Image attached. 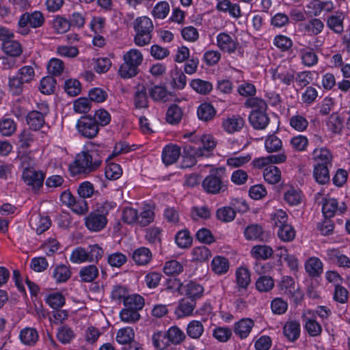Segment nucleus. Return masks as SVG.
Listing matches in <instances>:
<instances>
[{
	"mask_svg": "<svg viewBox=\"0 0 350 350\" xmlns=\"http://www.w3.org/2000/svg\"><path fill=\"white\" fill-rule=\"evenodd\" d=\"M87 150L78 154L74 163L70 166L73 175L88 174L96 171L101 165L105 156V147L103 145H95L89 143Z\"/></svg>",
	"mask_w": 350,
	"mask_h": 350,
	"instance_id": "nucleus-1",
	"label": "nucleus"
},
{
	"mask_svg": "<svg viewBox=\"0 0 350 350\" xmlns=\"http://www.w3.org/2000/svg\"><path fill=\"white\" fill-rule=\"evenodd\" d=\"M192 136L191 142H194L198 146L186 145L183 148V157L188 159L190 164L187 167L191 166L196 163V158L198 157H208L216 146V142L213 137L211 135L204 134L200 136Z\"/></svg>",
	"mask_w": 350,
	"mask_h": 350,
	"instance_id": "nucleus-2",
	"label": "nucleus"
},
{
	"mask_svg": "<svg viewBox=\"0 0 350 350\" xmlns=\"http://www.w3.org/2000/svg\"><path fill=\"white\" fill-rule=\"evenodd\" d=\"M113 202H104L97 204L95 209L85 217V226L92 232H98L106 227L107 224V215L109 211L116 207Z\"/></svg>",
	"mask_w": 350,
	"mask_h": 350,
	"instance_id": "nucleus-3",
	"label": "nucleus"
},
{
	"mask_svg": "<svg viewBox=\"0 0 350 350\" xmlns=\"http://www.w3.org/2000/svg\"><path fill=\"white\" fill-rule=\"evenodd\" d=\"M245 105L254 108L249 116L251 125L256 130L265 129L269 123L266 103L262 99L252 98L247 100Z\"/></svg>",
	"mask_w": 350,
	"mask_h": 350,
	"instance_id": "nucleus-4",
	"label": "nucleus"
},
{
	"mask_svg": "<svg viewBox=\"0 0 350 350\" xmlns=\"http://www.w3.org/2000/svg\"><path fill=\"white\" fill-rule=\"evenodd\" d=\"M124 63L120 66L118 72L121 77L129 79L135 77L139 72V66L143 61V55L137 49H131L124 55Z\"/></svg>",
	"mask_w": 350,
	"mask_h": 350,
	"instance_id": "nucleus-5",
	"label": "nucleus"
},
{
	"mask_svg": "<svg viewBox=\"0 0 350 350\" xmlns=\"http://www.w3.org/2000/svg\"><path fill=\"white\" fill-rule=\"evenodd\" d=\"M153 28L152 22L148 17L142 16L136 18L134 21V29L136 31L135 43L139 46L148 44L152 38L151 33Z\"/></svg>",
	"mask_w": 350,
	"mask_h": 350,
	"instance_id": "nucleus-6",
	"label": "nucleus"
},
{
	"mask_svg": "<svg viewBox=\"0 0 350 350\" xmlns=\"http://www.w3.org/2000/svg\"><path fill=\"white\" fill-rule=\"evenodd\" d=\"M44 17L42 12L35 11L32 13L25 12L21 15L19 18L18 33L25 36L29 33L28 25L32 28H38L41 27L44 23Z\"/></svg>",
	"mask_w": 350,
	"mask_h": 350,
	"instance_id": "nucleus-7",
	"label": "nucleus"
},
{
	"mask_svg": "<svg viewBox=\"0 0 350 350\" xmlns=\"http://www.w3.org/2000/svg\"><path fill=\"white\" fill-rule=\"evenodd\" d=\"M202 187L206 193L211 194H217L227 189L223 181L222 176L217 170L213 172L204 179Z\"/></svg>",
	"mask_w": 350,
	"mask_h": 350,
	"instance_id": "nucleus-8",
	"label": "nucleus"
},
{
	"mask_svg": "<svg viewBox=\"0 0 350 350\" xmlns=\"http://www.w3.org/2000/svg\"><path fill=\"white\" fill-rule=\"evenodd\" d=\"M76 126L78 132L88 139L95 137L99 131L98 122L91 116L81 117L77 121Z\"/></svg>",
	"mask_w": 350,
	"mask_h": 350,
	"instance_id": "nucleus-9",
	"label": "nucleus"
},
{
	"mask_svg": "<svg viewBox=\"0 0 350 350\" xmlns=\"http://www.w3.org/2000/svg\"><path fill=\"white\" fill-rule=\"evenodd\" d=\"M43 108L40 107L41 111L33 110L29 112L26 116V122L31 130L39 131L45 124V116L48 113L47 105H42Z\"/></svg>",
	"mask_w": 350,
	"mask_h": 350,
	"instance_id": "nucleus-10",
	"label": "nucleus"
},
{
	"mask_svg": "<svg viewBox=\"0 0 350 350\" xmlns=\"http://www.w3.org/2000/svg\"><path fill=\"white\" fill-rule=\"evenodd\" d=\"M280 286L283 293L293 298L295 301L301 299L303 295L293 278L289 276L283 277Z\"/></svg>",
	"mask_w": 350,
	"mask_h": 350,
	"instance_id": "nucleus-11",
	"label": "nucleus"
},
{
	"mask_svg": "<svg viewBox=\"0 0 350 350\" xmlns=\"http://www.w3.org/2000/svg\"><path fill=\"white\" fill-rule=\"evenodd\" d=\"M44 177V173L35 170H24L23 173V179L25 183L35 191L42 187Z\"/></svg>",
	"mask_w": 350,
	"mask_h": 350,
	"instance_id": "nucleus-12",
	"label": "nucleus"
},
{
	"mask_svg": "<svg viewBox=\"0 0 350 350\" xmlns=\"http://www.w3.org/2000/svg\"><path fill=\"white\" fill-rule=\"evenodd\" d=\"M245 125V120L239 115H234L224 120L222 126L228 133L240 131Z\"/></svg>",
	"mask_w": 350,
	"mask_h": 350,
	"instance_id": "nucleus-13",
	"label": "nucleus"
},
{
	"mask_svg": "<svg viewBox=\"0 0 350 350\" xmlns=\"http://www.w3.org/2000/svg\"><path fill=\"white\" fill-rule=\"evenodd\" d=\"M218 47L223 51L228 53L234 52L238 43L230 35L226 33H220L217 37Z\"/></svg>",
	"mask_w": 350,
	"mask_h": 350,
	"instance_id": "nucleus-14",
	"label": "nucleus"
},
{
	"mask_svg": "<svg viewBox=\"0 0 350 350\" xmlns=\"http://www.w3.org/2000/svg\"><path fill=\"white\" fill-rule=\"evenodd\" d=\"M345 18V14L342 12H337L335 14L329 16L327 18V26L334 33L340 34L344 31L343 22Z\"/></svg>",
	"mask_w": 350,
	"mask_h": 350,
	"instance_id": "nucleus-15",
	"label": "nucleus"
},
{
	"mask_svg": "<svg viewBox=\"0 0 350 350\" xmlns=\"http://www.w3.org/2000/svg\"><path fill=\"white\" fill-rule=\"evenodd\" d=\"M30 225L38 234H41L50 228L51 222L49 217L37 215L31 217Z\"/></svg>",
	"mask_w": 350,
	"mask_h": 350,
	"instance_id": "nucleus-16",
	"label": "nucleus"
},
{
	"mask_svg": "<svg viewBox=\"0 0 350 350\" xmlns=\"http://www.w3.org/2000/svg\"><path fill=\"white\" fill-rule=\"evenodd\" d=\"M180 155V148L176 145H167L162 152V160L167 165L175 163Z\"/></svg>",
	"mask_w": 350,
	"mask_h": 350,
	"instance_id": "nucleus-17",
	"label": "nucleus"
},
{
	"mask_svg": "<svg viewBox=\"0 0 350 350\" xmlns=\"http://www.w3.org/2000/svg\"><path fill=\"white\" fill-rule=\"evenodd\" d=\"M283 332L290 341H295L300 335L299 323L297 321H287L284 325Z\"/></svg>",
	"mask_w": 350,
	"mask_h": 350,
	"instance_id": "nucleus-18",
	"label": "nucleus"
},
{
	"mask_svg": "<svg viewBox=\"0 0 350 350\" xmlns=\"http://www.w3.org/2000/svg\"><path fill=\"white\" fill-rule=\"evenodd\" d=\"M132 258L137 265H146L152 259V252L145 247H141L133 252Z\"/></svg>",
	"mask_w": 350,
	"mask_h": 350,
	"instance_id": "nucleus-19",
	"label": "nucleus"
},
{
	"mask_svg": "<svg viewBox=\"0 0 350 350\" xmlns=\"http://www.w3.org/2000/svg\"><path fill=\"white\" fill-rule=\"evenodd\" d=\"M254 326V322L250 319H243L234 324V332L241 338H246Z\"/></svg>",
	"mask_w": 350,
	"mask_h": 350,
	"instance_id": "nucleus-20",
	"label": "nucleus"
},
{
	"mask_svg": "<svg viewBox=\"0 0 350 350\" xmlns=\"http://www.w3.org/2000/svg\"><path fill=\"white\" fill-rule=\"evenodd\" d=\"M306 272L312 277H318L323 273V263L316 257L310 258L305 264Z\"/></svg>",
	"mask_w": 350,
	"mask_h": 350,
	"instance_id": "nucleus-21",
	"label": "nucleus"
},
{
	"mask_svg": "<svg viewBox=\"0 0 350 350\" xmlns=\"http://www.w3.org/2000/svg\"><path fill=\"white\" fill-rule=\"evenodd\" d=\"M98 275V269L95 265H90L81 268L79 277L83 282H92Z\"/></svg>",
	"mask_w": 350,
	"mask_h": 350,
	"instance_id": "nucleus-22",
	"label": "nucleus"
},
{
	"mask_svg": "<svg viewBox=\"0 0 350 350\" xmlns=\"http://www.w3.org/2000/svg\"><path fill=\"white\" fill-rule=\"evenodd\" d=\"M134 95V103L137 108L148 107V96L146 88L143 85H138L136 87Z\"/></svg>",
	"mask_w": 350,
	"mask_h": 350,
	"instance_id": "nucleus-23",
	"label": "nucleus"
},
{
	"mask_svg": "<svg viewBox=\"0 0 350 350\" xmlns=\"http://www.w3.org/2000/svg\"><path fill=\"white\" fill-rule=\"evenodd\" d=\"M183 115L182 109L177 105L172 104L166 112V121L171 124H177L180 122Z\"/></svg>",
	"mask_w": 350,
	"mask_h": 350,
	"instance_id": "nucleus-24",
	"label": "nucleus"
},
{
	"mask_svg": "<svg viewBox=\"0 0 350 350\" xmlns=\"http://www.w3.org/2000/svg\"><path fill=\"white\" fill-rule=\"evenodd\" d=\"M322 212L325 218H331L338 212V202L334 198H323Z\"/></svg>",
	"mask_w": 350,
	"mask_h": 350,
	"instance_id": "nucleus-25",
	"label": "nucleus"
},
{
	"mask_svg": "<svg viewBox=\"0 0 350 350\" xmlns=\"http://www.w3.org/2000/svg\"><path fill=\"white\" fill-rule=\"evenodd\" d=\"M328 129L334 134H340L343 128V120L337 113H333L328 118L327 122Z\"/></svg>",
	"mask_w": 350,
	"mask_h": 350,
	"instance_id": "nucleus-26",
	"label": "nucleus"
},
{
	"mask_svg": "<svg viewBox=\"0 0 350 350\" xmlns=\"http://www.w3.org/2000/svg\"><path fill=\"white\" fill-rule=\"evenodd\" d=\"M197 113L200 120L208 122L215 117L216 111L211 104L204 103L198 107Z\"/></svg>",
	"mask_w": 350,
	"mask_h": 350,
	"instance_id": "nucleus-27",
	"label": "nucleus"
},
{
	"mask_svg": "<svg viewBox=\"0 0 350 350\" xmlns=\"http://www.w3.org/2000/svg\"><path fill=\"white\" fill-rule=\"evenodd\" d=\"M70 276V267L65 265H57L53 271V277L57 283L66 282Z\"/></svg>",
	"mask_w": 350,
	"mask_h": 350,
	"instance_id": "nucleus-28",
	"label": "nucleus"
},
{
	"mask_svg": "<svg viewBox=\"0 0 350 350\" xmlns=\"http://www.w3.org/2000/svg\"><path fill=\"white\" fill-rule=\"evenodd\" d=\"M263 176L266 182L274 185L280 181L281 172L278 167L269 165L264 170Z\"/></svg>",
	"mask_w": 350,
	"mask_h": 350,
	"instance_id": "nucleus-29",
	"label": "nucleus"
},
{
	"mask_svg": "<svg viewBox=\"0 0 350 350\" xmlns=\"http://www.w3.org/2000/svg\"><path fill=\"white\" fill-rule=\"evenodd\" d=\"M124 305L127 308L139 312L144 306V299L139 295H131L124 299Z\"/></svg>",
	"mask_w": 350,
	"mask_h": 350,
	"instance_id": "nucleus-30",
	"label": "nucleus"
},
{
	"mask_svg": "<svg viewBox=\"0 0 350 350\" xmlns=\"http://www.w3.org/2000/svg\"><path fill=\"white\" fill-rule=\"evenodd\" d=\"M329 166L317 164L314 168V177L319 184H325L329 180Z\"/></svg>",
	"mask_w": 350,
	"mask_h": 350,
	"instance_id": "nucleus-31",
	"label": "nucleus"
},
{
	"mask_svg": "<svg viewBox=\"0 0 350 350\" xmlns=\"http://www.w3.org/2000/svg\"><path fill=\"white\" fill-rule=\"evenodd\" d=\"M148 92L150 98L157 102L167 101L170 95L166 88L161 85H154L150 88Z\"/></svg>",
	"mask_w": 350,
	"mask_h": 350,
	"instance_id": "nucleus-32",
	"label": "nucleus"
},
{
	"mask_svg": "<svg viewBox=\"0 0 350 350\" xmlns=\"http://www.w3.org/2000/svg\"><path fill=\"white\" fill-rule=\"evenodd\" d=\"M314 159L317 164H323V165H332V154L329 150L325 148L316 149L313 152Z\"/></svg>",
	"mask_w": 350,
	"mask_h": 350,
	"instance_id": "nucleus-33",
	"label": "nucleus"
},
{
	"mask_svg": "<svg viewBox=\"0 0 350 350\" xmlns=\"http://www.w3.org/2000/svg\"><path fill=\"white\" fill-rule=\"evenodd\" d=\"M211 267L215 273L221 275L229 269V262L227 258L217 256L213 259Z\"/></svg>",
	"mask_w": 350,
	"mask_h": 350,
	"instance_id": "nucleus-34",
	"label": "nucleus"
},
{
	"mask_svg": "<svg viewBox=\"0 0 350 350\" xmlns=\"http://www.w3.org/2000/svg\"><path fill=\"white\" fill-rule=\"evenodd\" d=\"M3 51L12 57H18L22 53V48L20 43L12 39L5 41L2 44Z\"/></svg>",
	"mask_w": 350,
	"mask_h": 350,
	"instance_id": "nucleus-35",
	"label": "nucleus"
},
{
	"mask_svg": "<svg viewBox=\"0 0 350 350\" xmlns=\"http://www.w3.org/2000/svg\"><path fill=\"white\" fill-rule=\"evenodd\" d=\"M265 147L268 152H276L282 150V142L275 135H268L265 141Z\"/></svg>",
	"mask_w": 350,
	"mask_h": 350,
	"instance_id": "nucleus-36",
	"label": "nucleus"
},
{
	"mask_svg": "<svg viewBox=\"0 0 350 350\" xmlns=\"http://www.w3.org/2000/svg\"><path fill=\"white\" fill-rule=\"evenodd\" d=\"M185 296L193 299L200 298L204 292V288L194 282H189L185 286Z\"/></svg>",
	"mask_w": 350,
	"mask_h": 350,
	"instance_id": "nucleus-37",
	"label": "nucleus"
},
{
	"mask_svg": "<svg viewBox=\"0 0 350 350\" xmlns=\"http://www.w3.org/2000/svg\"><path fill=\"white\" fill-rule=\"evenodd\" d=\"M204 325L201 321H192L187 327V334L191 338L198 339L204 333Z\"/></svg>",
	"mask_w": 350,
	"mask_h": 350,
	"instance_id": "nucleus-38",
	"label": "nucleus"
},
{
	"mask_svg": "<svg viewBox=\"0 0 350 350\" xmlns=\"http://www.w3.org/2000/svg\"><path fill=\"white\" fill-rule=\"evenodd\" d=\"M236 282L239 287L247 288L251 282L250 271L245 267L238 268L236 271Z\"/></svg>",
	"mask_w": 350,
	"mask_h": 350,
	"instance_id": "nucleus-39",
	"label": "nucleus"
},
{
	"mask_svg": "<svg viewBox=\"0 0 350 350\" xmlns=\"http://www.w3.org/2000/svg\"><path fill=\"white\" fill-rule=\"evenodd\" d=\"M20 338L23 343L33 345L38 340V334L35 329L25 328L21 331Z\"/></svg>",
	"mask_w": 350,
	"mask_h": 350,
	"instance_id": "nucleus-40",
	"label": "nucleus"
},
{
	"mask_svg": "<svg viewBox=\"0 0 350 350\" xmlns=\"http://www.w3.org/2000/svg\"><path fill=\"white\" fill-rule=\"evenodd\" d=\"M252 255L256 259L266 260L273 255V250L271 247L264 245L254 246L251 251Z\"/></svg>",
	"mask_w": 350,
	"mask_h": 350,
	"instance_id": "nucleus-41",
	"label": "nucleus"
},
{
	"mask_svg": "<svg viewBox=\"0 0 350 350\" xmlns=\"http://www.w3.org/2000/svg\"><path fill=\"white\" fill-rule=\"evenodd\" d=\"M190 85L196 92L201 94H207L213 89L211 83L200 79H193Z\"/></svg>",
	"mask_w": 350,
	"mask_h": 350,
	"instance_id": "nucleus-42",
	"label": "nucleus"
},
{
	"mask_svg": "<svg viewBox=\"0 0 350 350\" xmlns=\"http://www.w3.org/2000/svg\"><path fill=\"white\" fill-rule=\"evenodd\" d=\"M165 335L174 345L181 343L186 337L185 333L176 326L171 327Z\"/></svg>",
	"mask_w": 350,
	"mask_h": 350,
	"instance_id": "nucleus-43",
	"label": "nucleus"
},
{
	"mask_svg": "<svg viewBox=\"0 0 350 350\" xmlns=\"http://www.w3.org/2000/svg\"><path fill=\"white\" fill-rule=\"evenodd\" d=\"M262 228L258 224L250 225L244 231V235L247 240H262Z\"/></svg>",
	"mask_w": 350,
	"mask_h": 350,
	"instance_id": "nucleus-44",
	"label": "nucleus"
},
{
	"mask_svg": "<svg viewBox=\"0 0 350 350\" xmlns=\"http://www.w3.org/2000/svg\"><path fill=\"white\" fill-rule=\"evenodd\" d=\"M217 218L223 222H230L236 217L234 209L232 206H224L217 209L216 213Z\"/></svg>",
	"mask_w": 350,
	"mask_h": 350,
	"instance_id": "nucleus-45",
	"label": "nucleus"
},
{
	"mask_svg": "<svg viewBox=\"0 0 350 350\" xmlns=\"http://www.w3.org/2000/svg\"><path fill=\"white\" fill-rule=\"evenodd\" d=\"M274 287V281L270 276L262 275L256 282V288L260 292H269Z\"/></svg>",
	"mask_w": 350,
	"mask_h": 350,
	"instance_id": "nucleus-46",
	"label": "nucleus"
},
{
	"mask_svg": "<svg viewBox=\"0 0 350 350\" xmlns=\"http://www.w3.org/2000/svg\"><path fill=\"white\" fill-rule=\"evenodd\" d=\"M324 28L323 23L319 18H313L305 24L304 29L310 35L316 36L320 33Z\"/></svg>",
	"mask_w": 350,
	"mask_h": 350,
	"instance_id": "nucleus-47",
	"label": "nucleus"
},
{
	"mask_svg": "<svg viewBox=\"0 0 350 350\" xmlns=\"http://www.w3.org/2000/svg\"><path fill=\"white\" fill-rule=\"evenodd\" d=\"M134 336L133 329L130 327H126L118 332L116 340L119 343L126 345L133 341Z\"/></svg>",
	"mask_w": 350,
	"mask_h": 350,
	"instance_id": "nucleus-48",
	"label": "nucleus"
},
{
	"mask_svg": "<svg viewBox=\"0 0 350 350\" xmlns=\"http://www.w3.org/2000/svg\"><path fill=\"white\" fill-rule=\"evenodd\" d=\"M172 86L178 90L183 89L187 83V77L180 70L175 69L172 72Z\"/></svg>",
	"mask_w": 350,
	"mask_h": 350,
	"instance_id": "nucleus-49",
	"label": "nucleus"
},
{
	"mask_svg": "<svg viewBox=\"0 0 350 350\" xmlns=\"http://www.w3.org/2000/svg\"><path fill=\"white\" fill-rule=\"evenodd\" d=\"M196 307V300L185 296L179 303L178 309L183 316L192 314Z\"/></svg>",
	"mask_w": 350,
	"mask_h": 350,
	"instance_id": "nucleus-50",
	"label": "nucleus"
},
{
	"mask_svg": "<svg viewBox=\"0 0 350 350\" xmlns=\"http://www.w3.org/2000/svg\"><path fill=\"white\" fill-rule=\"evenodd\" d=\"M163 269L166 275H175L183 271V266L178 261L172 260L165 262Z\"/></svg>",
	"mask_w": 350,
	"mask_h": 350,
	"instance_id": "nucleus-51",
	"label": "nucleus"
},
{
	"mask_svg": "<svg viewBox=\"0 0 350 350\" xmlns=\"http://www.w3.org/2000/svg\"><path fill=\"white\" fill-rule=\"evenodd\" d=\"M57 339L63 344L70 343L74 338L75 334L72 329L67 325H63L58 328L57 334Z\"/></svg>",
	"mask_w": 350,
	"mask_h": 350,
	"instance_id": "nucleus-52",
	"label": "nucleus"
},
{
	"mask_svg": "<svg viewBox=\"0 0 350 350\" xmlns=\"http://www.w3.org/2000/svg\"><path fill=\"white\" fill-rule=\"evenodd\" d=\"M46 302L53 309H59L65 304V297L60 293L49 294L46 297Z\"/></svg>",
	"mask_w": 350,
	"mask_h": 350,
	"instance_id": "nucleus-53",
	"label": "nucleus"
},
{
	"mask_svg": "<svg viewBox=\"0 0 350 350\" xmlns=\"http://www.w3.org/2000/svg\"><path fill=\"white\" fill-rule=\"evenodd\" d=\"M56 80L51 76L44 77L40 81V90L44 94H51L54 92Z\"/></svg>",
	"mask_w": 350,
	"mask_h": 350,
	"instance_id": "nucleus-54",
	"label": "nucleus"
},
{
	"mask_svg": "<svg viewBox=\"0 0 350 350\" xmlns=\"http://www.w3.org/2000/svg\"><path fill=\"white\" fill-rule=\"evenodd\" d=\"M278 236L283 241H291L295 237V230L291 225L287 224L279 228Z\"/></svg>",
	"mask_w": 350,
	"mask_h": 350,
	"instance_id": "nucleus-55",
	"label": "nucleus"
},
{
	"mask_svg": "<svg viewBox=\"0 0 350 350\" xmlns=\"http://www.w3.org/2000/svg\"><path fill=\"white\" fill-rule=\"evenodd\" d=\"M301 62L306 66L311 67L318 62V56L312 50L301 49L300 51Z\"/></svg>",
	"mask_w": 350,
	"mask_h": 350,
	"instance_id": "nucleus-56",
	"label": "nucleus"
},
{
	"mask_svg": "<svg viewBox=\"0 0 350 350\" xmlns=\"http://www.w3.org/2000/svg\"><path fill=\"white\" fill-rule=\"evenodd\" d=\"M329 5L328 2L321 1L319 0H312L306 6L308 12L313 16H319L321 12Z\"/></svg>",
	"mask_w": 350,
	"mask_h": 350,
	"instance_id": "nucleus-57",
	"label": "nucleus"
},
{
	"mask_svg": "<svg viewBox=\"0 0 350 350\" xmlns=\"http://www.w3.org/2000/svg\"><path fill=\"white\" fill-rule=\"evenodd\" d=\"M105 176L109 180H116L122 174V170L119 164L111 163L105 167Z\"/></svg>",
	"mask_w": 350,
	"mask_h": 350,
	"instance_id": "nucleus-58",
	"label": "nucleus"
},
{
	"mask_svg": "<svg viewBox=\"0 0 350 350\" xmlns=\"http://www.w3.org/2000/svg\"><path fill=\"white\" fill-rule=\"evenodd\" d=\"M120 317L122 321L128 323H135L140 319L139 312L126 307L121 310Z\"/></svg>",
	"mask_w": 350,
	"mask_h": 350,
	"instance_id": "nucleus-59",
	"label": "nucleus"
},
{
	"mask_svg": "<svg viewBox=\"0 0 350 350\" xmlns=\"http://www.w3.org/2000/svg\"><path fill=\"white\" fill-rule=\"evenodd\" d=\"M176 243L181 248H187L192 243V238L187 230L179 231L176 235Z\"/></svg>",
	"mask_w": 350,
	"mask_h": 350,
	"instance_id": "nucleus-60",
	"label": "nucleus"
},
{
	"mask_svg": "<svg viewBox=\"0 0 350 350\" xmlns=\"http://www.w3.org/2000/svg\"><path fill=\"white\" fill-rule=\"evenodd\" d=\"M16 124L13 120L6 118L0 121V133L3 136H10L16 131Z\"/></svg>",
	"mask_w": 350,
	"mask_h": 350,
	"instance_id": "nucleus-61",
	"label": "nucleus"
},
{
	"mask_svg": "<svg viewBox=\"0 0 350 350\" xmlns=\"http://www.w3.org/2000/svg\"><path fill=\"white\" fill-rule=\"evenodd\" d=\"M304 327L310 336H317L321 334V325L316 320L306 319Z\"/></svg>",
	"mask_w": 350,
	"mask_h": 350,
	"instance_id": "nucleus-62",
	"label": "nucleus"
},
{
	"mask_svg": "<svg viewBox=\"0 0 350 350\" xmlns=\"http://www.w3.org/2000/svg\"><path fill=\"white\" fill-rule=\"evenodd\" d=\"M24 84L25 83L16 75L9 78L10 92L12 94H21L23 91Z\"/></svg>",
	"mask_w": 350,
	"mask_h": 350,
	"instance_id": "nucleus-63",
	"label": "nucleus"
},
{
	"mask_svg": "<svg viewBox=\"0 0 350 350\" xmlns=\"http://www.w3.org/2000/svg\"><path fill=\"white\" fill-rule=\"evenodd\" d=\"M16 76H18L25 83H28L34 79L35 72L31 66H25L19 69Z\"/></svg>",
	"mask_w": 350,
	"mask_h": 350,
	"instance_id": "nucleus-64",
	"label": "nucleus"
}]
</instances>
